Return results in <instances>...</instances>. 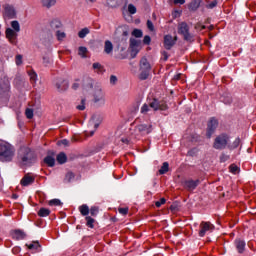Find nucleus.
Here are the masks:
<instances>
[{
    "mask_svg": "<svg viewBox=\"0 0 256 256\" xmlns=\"http://www.w3.org/2000/svg\"><path fill=\"white\" fill-rule=\"evenodd\" d=\"M13 239L16 240H21V239H25V232L21 231V230H16L13 232L12 234Z\"/></svg>",
    "mask_w": 256,
    "mask_h": 256,
    "instance_id": "28",
    "label": "nucleus"
},
{
    "mask_svg": "<svg viewBox=\"0 0 256 256\" xmlns=\"http://www.w3.org/2000/svg\"><path fill=\"white\" fill-rule=\"evenodd\" d=\"M201 1L202 0H192L189 5L190 11H197L199 7H201Z\"/></svg>",
    "mask_w": 256,
    "mask_h": 256,
    "instance_id": "26",
    "label": "nucleus"
},
{
    "mask_svg": "<svg viewBox=\"0 0 256 256\" xmlns=\"http://www.w3.org/2000/svg\"><path fill=\"white\" fill-rule=\"evenodd\" d=\"M56 161H57L60 165H63V163H67V155L65 154V152H60V153L56 156Z\"/></svg>",
    "mask_w": 256,
    "mask_h": 256,
    "instance_id": "27",
    "label": "nucleus"
},
{
    "mask_svg": "<svg viewBox=\"0 0 256 256\" xmlns=\"http://www.w3.org/2000/svg\"><path fill=\"white\" fill-rule=\"evenodd\" d=\"M44 163H46L48 167H55V158L53 156H46L44 158Z\"/></svg>",
    "mask_w": 256,
    "mask_h": 256,
    "instance_id": "35",
    "label": "nucleus"
},
{
    "mask_svg": "<svg viewBox=\"0 0 256 256\" xmlns=\"http://www.w3.org/2000/svg\"><path fill=\"white\" fill-rule=\"evenodd\" d=\"M50 27L51 29H53V31H59L61 27H63V24L61 23V21L54 19L50 22Z\"/></svg>",
    "mask_w": 256,
    "mask_h": 256,
    "instance_id": "24",
    "label": "nucleus"
},
{
    "mask_svg": "<svg viewBox=\"0 0 256 256\" xmlns=\"http://www.w3.org/2000/svg\"><path fill=\"white\" fill-rule=\"evenodd\" d=\"M23 64V55L18 54L16 55V65H22Z\"/></svg>",
    "mask_w": 256,
    "mask_h": 256,
    "instance_id": "52",
    "label": "nucleus"
},
{
    "mask_svg": "<svg viewBox=\"0 0 256 256\" xmlns=\"http://www.w3.org/2000/svg\"><path fill=\"white\" fill-rule=\"evenodd\" d=\"M97 213H99V208L96 206H92L90 208V215H92V217H96Z\"/></svg>",
    "mask_w": 256,
    "mask_h": 256,
    "instance_id": "46",
    "label": "nucleus"
},
{
    "mask_svg": "<svg viewBox=\"0 0 256 256\" xmlns=\"http://www.w3.org/2000/svg\"><path fill=\"white\" fill-rule=\"evenodd\" d=\"M87 53H88V50H87V47L85 46H80L78 48V55L80 57H82V59H87Z\"/></svg>",
    "mask_w": 256,
    "mask_h": 256,
    "instance_id": "33",
    "label": "nucleus"
},
{
    "mask_svg": "<svg viewBox=\"0 0 256 256\" xmlns=\"http://www.w3.org/2000/svg\"><path fill=\"white\" fill-rule=\"evenodd\" d=\"M56 37H57L58 41H63L65 39V37H67V34H65L61 30H57L56 31Z\"/></svg>",
    "mask_w": 256,
    "mask_h": 256,
    "instance_id": "42",
    "label": "nucleus"
},
{
    "mask_svg": "<svg viewBox=\"0 0 256 256\" xmlns=\"http://www.w3.org/2000/svg\"><path fill=\"white\" fill-rule=\"evenodd\" d=\"M229 169L230 173H233V175H237V173L240 171L239 167L235 164L230 165Z\"/></svg>",
    "mask_w": 256,
    "mask_h": 256,
    "instance_id": "43",
    "label": "nucleus"
},
{
    "mask_svg": "<svg viewBox=\"0 0 256 256\" xmlns=\"http://www.w3.org/2000/svg\"><path fill=\"white\" fill-rule=\"evenodd\" d=\"M127 44H117L114 48V58L115 59H127Z\"/></svg>",
    "mask_w": 256,
    "mask_h": 256,
    "instance_id": "7",
    "label": "nucleus"
},
{
    "mask_svg": "<svg viewBox=\"0 0 256 256\" xmlns=\"http://www.w3.org/2000/svg\"><path fill=\"white\" fill-rule=\"evenodd\" d=\"M18 159L20 161V165L29 167V165H33V163H35L37 156L31 148L23 146L18 150Z\"/></svg>",
    "mask_w": 256,
    "mask_h": 256,
    "instance_id": "1",
    "label": "nucleus"
},
{
    "mask_svg": "<svg viewBox=\"0 0 256 256\" xmlns=\"http://www.w3.org/2000/svg\"><path fill=\"white\" fill-rule=\"evenodd\" d=\"M118 213H120V215H127V213H129V208L128 207L118 208Z\"/></svg>",
    "mask_w": 256,
    "mask_h": 256,
    "instance_id": "51",
    "label": "nucleus"
},
{
    "mask_svg": "<svg viewBox=\"0 0 256 256\" xmlns=\"http://www.w3.org/2000/svg\"><path fill=\"white\" fill-rule=\"evenodd\" d=\"M149 73H151V64L147 61V58L143 57L140 60V74L139 79L140 81H145L149 78Z\"/></svg>",
    "mask_w": 256,
    "mask_h": 256,
    "instance_id": "5",
    "label": "nucleus"
},
{
    "mask_svg": "<svg viewBox=\"0 0 256 256\" xmlns=\"http://www.w3.org/2000/svg\"><path fill=\"white\" fill-rule=\"evenodd\" d=\"M199 183H201V181L199 179L197 180H186L184 182V187H186V189L188 191H193V189L197 188V185H199Z\"/></svg>",
    "mask_w": 256,
    "mask_h": 256,
    "instance_id": "17",
    "label": "nucleus"
},
{
    "mask_svg": "<svg viewBox=\"0 0 256 256\" xmlns=\"http://www.w3.org/2000/svg\"><path fill=\"white\" fill-rule=\"evenodd\" d=\"M175 46V40H173V36L166 35L164 36V47L168 51Z\"/></svg>",
    "mask_w": 256,
    "mask_h": 256,
    "instance_id": "18",
    "label": "nucleus"
},
{
    "mask_svg": "<svg viewBox=\"0 0 256 256\" xmlns=\"http://www.w3.org/2000/svg\"><path fill=\"white\" fill-rule=\"evenodd\" d=\"M147 27L149 31H155V26L153 25V22L151 20L147 21Z\"/></svg>",
    "mask_w": 256,
    "mask_h": 256,
    "instance_id": "57",
    "label": "nucleus"
},
{
    "mask_svg": "<svg viewBox=\"0 0 256 256\" xmlns=\"http://www.w3.org/2000/svg\"><path fill=\"white\" fill-rule=\"evenodd\" d=\"M91 127H94V129L85 131V135L87 137H93V135H95V131H97L99 124L95 123V120H90L88 123V128L91 129Z\"/></svg>",
    "mask_w": 256,
    "mask_h": 256,
    "instance_id": "15",
    "label": "nucleus"
},
{
    "mask_svg": "<svg viewBox=\"0 0 256 256\" xmlns=\"http://www.w3.org/2000/svg\"><path fill=\"white\" fill-rule=\"evenodd\" d=\"M78 209H79L81 215H83V217H87V215H89V206H87V204H83V205L79 206Z\"/></svg>",
    "mask_w": 256,
    "mask_h": 256,
    "instance_id": "34",
    "label": "nucleus"
},
{
    "mask_svg": "<svg viewBox=\"0 0 256 256\" xmlns=\"http://www.w3.org/2000/svg\"><path fill=\"white\" fill-rule=\"evenodd\" d=\"M17 33L18 32H16L14 29H6V37L10 41V43H15V40L17 39Z\"/></svg>",
    "mask_w": 256,
    "mask_h": 256,
    "instance_id": "19",
    "label": "nucleus"
},
{
    "mask_svg": "<svg viewBox=\"0 0 256 256\" xmlns=\"http://www.w3.org/2000/svg\"><path fill=\"white\" fill-rule=\"evenodd\" d=\"M143 43L149 45L151 43V36H144Z\"/></svg>",
    "mask_w": 256,
    "mask_h": 256,
    "instance_id": "59",
    "label": "nucleus"
},
{
    "mask_svg": "<svg viewBox=\"0 0 256 256\" xmlns=\"http://www.w3.org/2000/svg\"><path fill=\"white\" fill-rule=\"evenodd\" d=\"M117 81H118L117 76L115 75L110 76V85H117Z\"/></svg>",
    "mask_w": 256,
    "mask_h": 256,
    "instance_id": "54",
    "label": "nucleus"
},
{
    "mask_svg": "<svg viewBox=\"0 0 256 256\" xmlns=\"http://www.w3.org/2000/svg\"><path fill=\"white\" fill-rule=\"evenodd\" d=\"M217 127H219V122L217 121V119H215V118L210 119V121L208 122V127H207V132H206L208 139H211V137H212L213 133H215V130L217 129Z\"/></svg>",
    "mask_w": 256,
    "mask_h": 256,
    "instance_id": "11",
    "label": "nucleus"
},
{
    "mask_svg": "<svg viewBox=\"0 0 256 256\" xmlns=\"http://www.w3.org/2000/svg\"><path fill=\"white\" fill-rule=\"evenodd\" d=\"M141 50V41L131 38L130 39V56L132 59H135L137 57V53Z\"/></svg>",
    "mask_w": 256,
    "mask_h": 256,
    "instance_id": "9",
    "label": "nucleus"
},
{
    "mask_svg": "<svg viewBox=\"0 0 256 256\" xmlns=\"http://www.w3.org/2000/svg\"><path fill=\"white\" fill-rule=\"evenodd\" d=\"M234 245L236 247V250L238 253H244L245 252V242L241 239H236L234 242Z\"/></svg>",
    "mask_w": 256,
    "mask_h": 256,
    "instance_id": "21",
    "label": "nucleus"
},
{
    "mask_svg": "<svg viewBox=\"0 0 256 256\" xmlns=\"http://www.w3.org/2000/svg\"><path fill=\"white\" fill-rule=\"evenodd\" d=\"M122 35L123 37H128L129 36V30L127 28L122 29Z\"/></svg>",
    "mask_w": 256,
    "mask_h": 256,
    "instance_id": "62",
    "label": "nucleus"
},
{
    "mask_svg": "<svg viewBox=\"0 0 256 256\" xmlns=\"http://www.w3.org/2000/svg\"><path fill=\"white\" fill-rule=\"evenodd\" d=\"M128 11L131 15H135L137 13V8L133 4L128 5Z\"/></svg>",
    "mask_w": 256,
    "mask_h": 256,
    "instance_id": "45",
    "label": "nucleus"
},
{
    "mask_svg": "<svg viewBox=\"0 0 256 256\" xmlns=\"http://www.w3.org/2000/svg\"><path fill=\"white\" fill-rule=\"evenodd\" d=\"M52 63L53 60L51 59V57H49V55L43 56V65H45V67H49V65H51Z\"/></svg>",
    "mask_w": 256,
    "mask_h": 256,
    "instance_id": "41",
    "label": "nucleus"
},
{
    "mask_svg": "<svg viewBox=\"0 0 256 256\" xmlns=\"http://www.w3.org/2000/svg\"><path fill=\"white\" fill-rule=\"evenodd\" d=\"M233 100L231 99L230 96H227L226 98L224 97L223 99V102L226 104V105H230V103L232 102Z\"/></svg>",
    "mask_w": 256,
    "mask_h": 256,
    "instance_id": "60",
    "label": "nucleus"
},
{
    "mask_svg": "<svg viewBox=\"0 0 256 256\" xmlns=\"http://www.w3.org/2000/svg\"><path fill=\"white\" fill-rule=\"evenodd\" d=\"M241 144V139L236 138L231 144H228V149H237V147H239V145Z\"/></svg>",
    "mask_w": 256,
    "mask_h": 256,
    "instance_id": "38",
    "label": "nucleus"
},
{
    "mask_svg": "<svg viewBox=\"0 0 256 256\" xmlns=\"http://www.w3.org/2000/svg\"><path fill=\"white\" fill-rule=\"evenodd\" d=\"M4 17L7 19H15L17 17V12L15 11V7L7 4L4 7Z\"/></svg>",
    "mask_w": 256,
    "mask_h": 256,
    "instance_id": "14",
    "label": "nucleus"
},
{
    "mask_svg": "<svg viewBox=\"0 0 256 256\" xmlns=\"http://www.w3.org/2000/svg\"><path fill=\"white\" fill-rule=\"evenodd\" d=\"M175 5H185V0H174Z\"/></svg>",
    "mask_w": 256,
    "mask_h": 256,
    "instance_id": "63",
    "label": "nucleus"
},
{
    "mask_svg": "<svg viewBox=\"0 0 256 256\" xmlns=\"http://www.w3.org/2000/svg\"><path fill=\"white\" fill-rule=\"evenodd\" d=\"M107 5L112 9L115 7H119V5H121V0H107Z\"/></svg>",
    "mask_w": 256,
    "mask_h": 256,
    "instance_id": "37",
    "label": "nucleus"
},
{
    "mask_svg": "<svg viewBox=\"0 0 256 256\" xmlns=\"http://www.w3.org/2000/svg\"><path fill=\"white\" fill-rule=\"evenodd\" d=\"M40 3L44 9H51L57 5V0H40Z\"/></svg>",
    "mask_w": 256,
    "mask_h": 256,
    "instance_id": "20",
    "label": "nucleus"
},
{
    "mask_svg": "<svg viewBox=\"0 0 256 256\" xmlns=\"http://www.w3.org/2000/svg\"><path fill=\"white\" fill-rule=\"evenodd\" d=\"M178 33L183 36L184 41H193V34L189 32V25L186 22H181L178 25Z\"/></svg>",
    "mask_w": 256,
    "mask_h": 256,
    "instance_id": "6",
    "label": "nucleus"
},
{
    "mask_svg": "<svg viewBox=\"0 0 256 256\" xmlns=\"http://www.w3.org/2000/svg\"><path fill=\"white\" fill-rule=\"evenodd\" d=\"M149 112V105L147 104H144L142 107H141V113H143L145 115V113H148Z\"/></svg>",
    "mask_w": 256,
    "mask_h": 256,
    "instance_id": "58",
    "label": "nucleus"
},
{
    "mask_svg": "<svg viewBox=\"0 0 256 256\" xmlns=\"http://www.w3.org/2000/svg\"><path fill=\"white\" fill-rule=\"evenodd\" d=\"M61 143H62V145L67 146V145H69V140L63 139V140L61 141Z\"/></svg>",
    "mask_w": 256,
    "mask_h": 256,
    "instance_id": "64",
    "label": "nucleus"
},
{
    "mask_svg": "<svg viewBox=\"0 0 256 256\" xmlns=\"http://www.w3.org/2000/svg\"><path fill=\"white\" fill-rule=\"evenodd\" d=\"M64 181L66 183H71L75 181V174L73 172H67Z\"/></svg>",
    "mask_w": 256,
    "mask_h": 256,
    "instance_id": "36",
    "label": "nucleus"
},
{
    "mask_svg": "<svg viewBox=\"0 0 256 256\" xmlns=\"http://www.w3.org/2000/svg\"><path fill=\"white\" fill-rule=\"evenodd\" d=\"M187 155L189 157H195V155H197V148H193V149L189 150Z\"/></svg>",
    "mask_w": 256,
    "mask_h": 256,
    "instance_id": "55",
    "label": "nucleus"
},
{
    "mask_svg": "<svg viewBox=\"0 0 256 256\" xmlns=\"http://www.w3.org/2000/svg\"><path fill=\"white\" fill-rule=\"evenodd\" d=\"M225 161H229V155H227L226 153H222L220 155V163H225Z\"/></svg>",
    "mask_w": 256,
    "mask_h": 256,
    "instance_id": "48",
    "label": "nucleus"
},
{
    "mask_svg": "<svg viewBox=\"0 0 256 256\" xmlns=\"http://www.w3.org/2000/svg\"><path fill=\"white\" fill-rule=\"evenodd\" d=\"M229 146V135L227 134H220L218 135L213 143L214 149L218 151H223V149H227Z\"/></svg>",
    "mask_w": 256,
    "mask_h": 256,
    "instance_id": "4",
    "label": "nucleus"
},
{
    "mask_svg": "<svg viewBox=\"0 0 256 256\" xmlns=\"http://www.w3.org/2000/svg\"><path fill=\"white\" fill-rule=\"evenodd\" d=\"M89 33H91V30H89V28L85 27L78 32V37L80 39H85L87 37V35H89Z\"/></svg>",
    "mask_w": 256,
    "mask_h": 256,
    "instance_id": "32",
    "label": "nucleus"
},
{
    "mask_svg": "<svg viewBox=\"0 0 256 256\" xmlns=\"http://www.w3.org/2000/svg\"><path fill=\"white\" fill-rule=\"evenodd\" d=\"M132 35L137 38L143 37V31H141V29H134Z\"/></svg>",
    "mask_w": 256,
    "mask_h": 256,
    "instance_id": "44",
    "label": "nucleus"
},
{
    "mask_svg": "<svg viewBox=\"0 0 256 256\" xmlns=\"http://www.w3.org/2000/svg\"><path fill=\"white\" fill-rule=\"evenodd\" d=\"M85 98H82L81 104L76 107L79 111H85Z\"/></svg>",
    "mask_w": 256,
    "mask_h": 256,
    "instance_id": "50",
    "label": "nucleus"
},
{
    "mask_svg": "<svg viewBox=\"0 0 256 256\" xmlns=\"http://www.w3.org/2000/svg\"><path fill=\"white\" fill-rule=\"evenodd\" d=\"M153 131V125L151 124H140L136 126V133L142 136L149 135Z\"/></svg>",
    "mask_w": 256,
    "mask_h": 256,
    "instance_id": "12",
    "label": "nucleus"
},
{
    "mask_svg": "<svg viewBox=\"0 0 256 256\" xmlns=\"http://www.w3.org/2000/svg\"><path fill=\"white\" fill-rule=\"evenodd\" d=\"M165 203H167V200L165 198H161L160 200L155 202V206L156 207H161V205H165Z\"/></svg>",
    "mask_w": 256,
    "mask_h": 256,
    "instance_id": "49",
    "label": "nucleus"
},
{
    "mask_svg": "<svg viewBox=\"0 0 256 256\" xmlns=\"http://www.w3.org/2000/svg\"><path fill=\"white\" fill-rule=\"evenodd\" d=\"M104 53L105 55H113V51H115V46L111 40H105L104 42Z\"/></svg>",
    "mask_w": 256,
    "mask_h": 256,
    "instance_id": "16",
    "label": "nucleus"
},
{
    "mask_svg": "<svg viewBox=\"0 0 256 256\" xmlns=\"http://www.w3.org/2000/svg\"><path fill=\"white\" fill-rule=\"evenodd\" d=\"M215 230V226L211 224V222H201L200 223V230H199V237H205L207 233H212Z\"/></svg>",
    "mask_w": 256,
    "mask_h": 256,
    "instance_id": "10",
    "label": "nucleus"
},
{
    "mask_svg": "<svg viewBox=\"0 0 256 256\" xmlns=\"http://www.w3.org/2000/svg\"><path fill=\"white\" fill-rule=\"evenodd\" d=\"M217 3V0H214L211 3H209L206 7L207 9H215V7H217Z\"/></svg>",
    "mask_w": 256,
    "mask_h": 256,
    "instance_id": "56",
    "label": "nucleus"
},
{
    "mask_svg": "<svg viewBox=\"0 0 256 256\" xmlns=\"http://www.w3.org/2000/svg\"><path fill=\"white\" fill-rule=\"evenodd\" d=\"M169 172V162H164L161 168L158 170L159 175H165Z\"/></svg>",
    "mask_w": 256,
    "mask_h": 256,
    "instance_id": "31",
    "label": "nucleus"
},
{
    "mask_svg": "<svg viewBox=\"0 0 256 256\" xmlns=\"http://www.w3.org/2000/svg\"><path fill=\"white\" fill-rule=\"evenodd\" d=\"M88 87L89 89H94L93 103L95 107H103V105H105V94L103 93L101 85L93 80H89Z\"/></svg>",
    "mask_w": 256,
    "mask_h": 256,
    "instance_id": "2",
    "label": "nucleus"
},
{
    "mask_svg": "<svg viewBox=\"0 0 256 256\" xmlns=\"http://www.w3.org/2000/svg\"><path fill=\"white\" fill-rule=\"evenodd\" d=\"M25 115H26L27 119H33V109L27 108L25 111Z\"/></svg>",
    "mask_w": 256,
    "mask_h": 256,
    "instance_id": "47",
    "label": "nucleus"
},
{
    "mask_svg": "<svg viewBox=\"0 0 256 256\" xmlns=\"http://www.w3.org/2000/svg\"><path fill=\"white\" fill-rule=\"evenodd\" d=\"M195 29H197L198 31H202V29H205V25H201L200 23H197L195 25Z\"/></svg>",
    "mask_w": 256,
    "mask_h": 256,
    "instance_id": "61",
    "label": "nucleus"
},
{
    "mask_svg": "<svg viewBox=\"0 0 256 256\" xmlns=\"http://www.w3.org/2000/svg\"><path fill=\"white\" fill-rule=\"evenodd\" d=\"M51 215V210L49 208H40L38 211V217H49Z\"/></svg>",
    "mask_w": 256,
    "mask_h": 256,
    "instance_id": "30",
    "label": "nucleus"
},
{
    "mask_svg": "<svg viewBox=\"0 0 256 256\" xmlns=\"http://www.w3.org/2000/svg\"><path fill=\"white\" fill-rule=\"evenodd\" d=\"M11 27L13 29V31H15L16 33H19V31H21V25L19 24V21L14 20L11 22Z\"/></svg>",
    "mask_w": 256,
    "mask_h": 256,
    "instance_id": "39",
    "label": "nucleus"
},
{
    "mask_svg": "<svg viewBox=\"0 0 256 256\" xmlns=\"http://www.w3.org/2000/svg\"><path fill=\"white\" fill-rule=\"evenodd\" d=\"M35 181V178L30 176L29 174H26L22 180H21V185L23 187H27V185H31Z\"/></svg>",
    "mask_w": 256,
    "mask_h": 256,
    "instance_id": "22",
    "label": "nucleus"
},
{
    "mask_svg": "<svg viewBox=\"0 0 256 256\" xmlns=\"http://www.w3.org/2000/svg\"><path fill=\"white\" fill-rule=\"evenodd\" d=\"M48 205L50 207H63V202H61L60 199L55 198V199L49 200Z\"/></svg>",
    "mask_w": 256,
    "mask_h": 256,
    "instance_id": "29",
    "label": "nucleus"
},
{
    "mask_svg": "<svg viewBox=\"0 0 256 256\" xmlns=\"http://www.w3.org/2000/svg\"><path fill=\"white\" fill-rule=\"evenodd\" d=\"M53 85L59 93H63V91L69 89V82L61 77L54 78Z\"/></svg>",
    "mask_w": 256,
    "mask_h": 256,
    "instance_id": "8",
    "label": "nucleus"
},
{
    "mask_svg": "<svg viewBox=\"0 0 256 256\" xmlns=\"http://www.w3.org/2000/svg\"><path fill=\"white\" fill-rule=\"evenodd\" d=\"M85 220L87 227H89L90 229H93V227H95V219L91 218V216H86Z\"/></svg>",
    "mask_w": 256,
    "mask_h": 256,
    "instance_id": "40",
    "label": "nucleus"
},
{
    "mask_svg": "<svg viewBox=\"0 0 256 256\" xmlns=\"http://www.w3.org/2000/svg\"><path fill=\"white\" fill-rule=\"evenodd\" d=\"M150 107L151 109H153L154 111H167V104L165 102H161L157 99H154L151 103H150Z\"/></svg>",
    "mask_w": 256,
    "mask_h": 256,
    "instance_id": "13",
    "label": "nucleus"
},
{
    "mask_svg": "<svg viewBox=\"0 0 256 256\" xmlns=\"http://www.w3.org/2000/svg\"><path fill=\"white\" fill-rule=\"evenodd\" d=\"M26 246L28 247V249H30L31 251H35V253L41 251V244H39V242L35 241L32 242L30 244H26Z\"/></svg>",
    "mask_w": 256,
    "mask_h": 256,
    "instance_id": "25",
    "label": "nucleus"
},
{
    "mask_svg": "<svg viewBox=\"0 0 256 256\" xmlns=\"http://www.w3.org/2000/svg\"><path fill=\"white\" fill-rule=\"evenodd\" d=\"M15 157V146L9 142H0V161L1 163H9Z\"/></svg>",
    "mask_w": 256,
    "mask_h": 256,
    "instance_id": "3",
    "label": "nucleus"
},
{
    "mask_svg": "<svg viewBox=\"0 0 256 256\" xmlns=\"http://www.w3.org/2000/svg\"><path fill=\"white\" fill-rule=\"evenodd\" d=\"M29 77H30V80L33 81L35 83V81H37V73L31 71L29 72Z\"/></svg>",
    "mask_w": 256,
    "mask_h": 256,
    "instance_id": "53",
    "label": "nucleus"
},
{
    "mask_svg": "<svg viewBox=\"0 0 256 256\" xmlns=\"http://www.w3.org/2000/svg\"><path fill=\"white\" fill-rule=\"evenodd\" d=\"M92 69H94V71H96L98 75H103V73L105 72V67H103V65H101V63L99 62L93 63Z\"/></svg>",
    "mask_w": 256,
    "mask_h": 256,
    "instance_id": "23",
    "label": "nucleus"
}]
</instances>
